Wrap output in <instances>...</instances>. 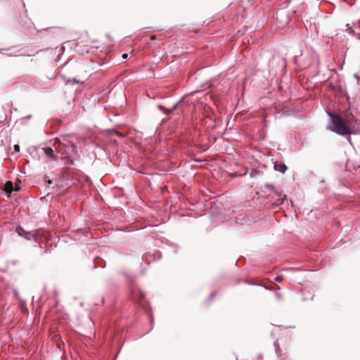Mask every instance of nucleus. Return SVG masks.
Returning a JSON list of instances; mask_svg holds the SVG:
<instances>
[{
  "mask_svg": "<svg viewBox=\"0 0 360 360\" xmlns=\"http://www.w3.org/2000/svg\"><path fill=\"white\" fill-rule=\"evenodd\" d=\"M328 115L330 117V122L328 124V129L336 134L340 135H347V140L351 141V134H357L359 133L357 131L352 130L349 127H348L342 120V118L337 114L333 112H328Z\"/></svg>",
  "mask_w": 360,
  "mask_h": 360,
  "instance_id": "obj_1",
  "label": "nucleus"
},
{
  "mask_svg": "<svg viewBox=\"0 0 360 360\" xmlns=\"http://www.w3.org/2000/svg\"><path fill=\"white\" fill-rule=\"evenodd\" d=\"M53 146L58 153L65 154L68 158L69 163L73 165L74 162L70 158L77 154V146L75 143L69 141L63 142L60 139H57L54 141Z\"/></svg>",
  "mask_w": 360,
  "mask_h": 360,
  "instance_id": "obj_2",
  "label": "nucleus"
},
{
  "mask_svg": "<svg viewBox=\"0 0 360 360\" xmlns=\"http://www.w3.org/2000/svg\"><path fill=\"white\" fill-rule=\"evenodd\" d=\"M15 231L20 236L23 237L27 240H34L37 241V235L36 233L27 231L20 226H18L15 228Z\"/></svg>",
  "mask_w": 360,
  "mask_h": 360,
  "instance_id": "obj_3",
  "label": "nucleus"
},
{
  "mask_svg": "<svg viewBox=\"0 0 360 360\" xmlns=\"http://www.w3.org/2000/svg\"><path fill=\"white\" fill-rule=\"evenodd\" d=\"M43 150H44V154L47 157L51 158V160H55L57 159L58 156L55 153V152H54V150H53L52 148H51V147H46V148H44Z\"/></svg>",
  "mask_w": 360,
  "mask_h": 360,
  "instance_id": "obj_4",
  "label": "nucleus"
},
{
  "mask_svg": "<svg viewBox=\"0 0 360 360\" xmlns=\"http://www.w3.org/2000/svg\"><path fill=\"white\" fill-rule=\"evenodd\" d=\"M131 297L134 301L138 302L143 299L145 297V295L142 292H133Z\"/></svg>",
  "mask_w": 360,
  "mask_h": 360,
  "instance_id": "obj_5",
  "label": "nucleus"
},
{
  "mask_svg": "<svg viewBox=\"0 0 360 360\" xmlns=\"http://www.w3.org/2000/svg\"><path fill=\"white\" fill-rule=\"evenodd\" d=\"M274 169L276 170V171H278L281 173H285V171L287 170L288 167L287 166L284 164V163H279V164H276L274 165Z\"/></svg>",
  "mask_w": 360,
  "mask_h": 360,
  "instance_id": "obj_6",
  "label": "nucleus"
},
{
  "mask_svg": "<svg viewBox=\"0 0 360 360\" xmlns=\"http://www.w3.org/2000/svg\"><path fill=\"white\" fill-rule=\"evenodd\" d=\"M4 190L6 193H11L14 190L13 183L11 181L6 182L4 186Z\"/></svg>",
  "mask_w": 360,
  "mask_h": 360,
  "instance_id": "obj_7",
  "label": "nucleus"
},
{
  "mask_svg": "<svg viewBox=\"0 0 360 360\" xmlns=\"http://www.w3.org/2000/svg\"><path fill=\"white\" fill-rule=\"evenodd\" d=\"M286 195H284L283 198H278L274 202L272 203L274 206H279L284 202V200H286Z\"/></svg>",
  "mask_w": 360,
  "mask_h": 360,
  "instance_id": "obj_8",
  "label": "nucleus"
},
{
  "mask_svg": "<svg viewBox=\"0 0 360 360\" xmlns=\"http://www.w3.org/2000/svg\"><path fill=\"white\" fill-rule=\"evenodd\" d=\"M354 77L355 78L357 84L360 85V72L354 73Z\"/></svg>",
  "mask_w": 360,
  "mask_h": 360,
  "instance_id": "obj_9",
  "label": "nucleus"
},
{
  "mask_svg": "<svg viewBox=\"0 0 360 360\" xmlns=\"http://www.w3.org/2000/svg\"><path fill=\"white\" fill-rule=\"evenodd\" d=\"M270 189L272 190V191L274 192V193L278 196H279L281 195L280 193V191L276 189L274 186H269Z\"/></svg>",
  "mask_w": 360,
  "mask_h": 360,
  "instance_id": "obj_10",
  "label": "nucleus"
},
{
  "mask_svg": "<svg viewBox=\"0 0 360 360\" xmlns=\"http://www.w3.org/2000/svg\"><path fill=\"white\" fill-rule=\"evenodd\" d=\"M347 31L348 32V33L350 34H354V29L352 27H350L349 25H347Z\"/></svg>",
  "mask_w": 360,
  "mask_h": 360,
  "instance_id": "obj_11",
  "label": "nucleus"
},
{
  "mask_svg": "<svg viewBox=\"0 0 360 360\" xmlns=\"http://www.w3.org/2000/svg\"><path fill=\"white\" fill-rule=\"evenodd\" d=\"M79 81L76 79H69L67 83H70L71 84H75L79 83Z\"/></svg>",
  "mask_w": 360,
  "mask_h": 360,
  "instance_id": "obj_12",
  "label": "nucleus"
},
{
  "mask_svg": "<svg viewBox=\"0 0 360 360\" xmlns=\"http://www.w3.org/2000/svg\"><path fill=\"white\" fill-rule=\"evenodd\" d=\"M274 281L277 282H282L283 281V277L281 276H278L275 277Z\"/></svg>",
  "mask_w": 360,
  "mask_h": 360,
  "instance_id": "obj_13",
  "label": "nucleus"
},
{
  "mask_svg": "<svg viewBox=\"0 0 360 360\" xmlns=\"http://www.w3.org/2000/svg\"><path fill=\"white\" fill-rule=\"evenodd\" d=\"M162 111L164 112V113L165 115H169V114H171L173 110L172 109L169 110V109L165 108V110H162Z\"/></svg>",
  "mask_w": 360,
  "mask_h": 360,
  "instance_id": "obj_14",
  "label": "nucleus"
},
{
  "mask_svg": "<svg viewBox=\"0 0 360 360\" xmlns=\"http://www.w3.org/2000/svg\"><path fill=\"white\" fill-rule=\"evenodd\" d=\"M180 102H181V101H178L177 103H176L174 105L172 110H174V109L177 108V107L179 106V105Z\"/></svg>",
  "mask_w": 360,
  "mask_h": 360,
  "instance_id": "obj_15",
  "label": "nucleus"
},
{
  "mask_svg": "<svg viewBox=\"0 0 360 360\" xmlns=\"http://www.w3.org/2000/svg\"><path fill=\"white\" fill-rule=\"evenodd\" d=\"M276 297H277L278 300H281V295H280V293L276 292Z\"/></svg>",
  "mask_w": 360,
  "mask_h": 360,
  "instance_id": "obj_16",
  "label": "nucleus"
},
{
  "mask_svg": "<svg viewBox=\"0 0 360 360\" xmlns=\"http://www.w3.org/2000/svg\"><path fill=\"white\" fill-rule=\"evenodd\" d=\"M158 108L162 110H164L165 108L163 105H158Z\"/></svg>",
  "mask_w": 360,
  "mask_h": 360,
  "instance_id": "obj_17",
  "label": "nucleus"
},
{
  "mask_svg": "<svg viewBox=\"0 0 360 360\" xmlns=\"http://www.w3.org/2000/svg\"><path fill=\"white\" fill-rule=\"evenodd\" d=\"M274 346L276 347V351L277 352V354L278 355V349L277 348V343H276V342H274Z\"/></svg>",
  "mask_w": 360,
  "mask_h": 360,
  "instance_id": "obj_18",
  "label": "nucleus"
},
{
  "mask_svg": "<svg viewBox=\"0 0 360 360\" xmlns=\"http://www.w3.org/2000/svg\"><path fill=\"white\" fill-rule=\"evenodd\" d=\"M14 148H15V150L16 151H19V148H19V146H18V145H15V146H14Z\"/></svg>",
  "mask_w": 360,
  "mask_h": 360,
  "instance_id": "obj_19",
  "label": "nucleus"
},
{
  "mask_svg": "<svg viewBox=\"0 0 360 360\" xmlns=\"http://www.w3.org/2000/svg\"><path fill=\"white\" fill-rule=\"evenodd\" d=\"M31 117H32V115H27V116H26V117H23V119H27V120H28V119H30V118H31Z\"/></svg>",
  "mask_w": 360,
  "mask_h": 360,
  "instance_id": "obj_20",
  "label": "nucleus"
},
{
  "mask_svg": "<svg viewBox=\"0 0 360 360\" xmlns=\"http://www.w3.org/2000/svg\"><path fill=\"white\" fill-rule=\"evenodd\" d=\"M122 57H123L124 58H127V53H124V54L122 55Z\"/></svg>",
  "mask_w": 360,
  "mask_h": 360,
  "instance_id": "obj_21",
  "label": "nucleus"
},
{
  "mask_svg": "<svg viewBox=\"0 0 360 360\" xmlns=\"http://www.w3.org/2000/svg\"><path fill=\"white\" fill-rule=\"evenodd\" d=\"M214 296V293H213V292H212V293L210 295V299H212Z\"/></svg>",
  "mask_w": 360,
  "mask_h": 360,
  "instance_id": "obj_22",
  "label": "nucleus"
},
{
  "mask_svg": "<svg viewBox=\"0 0 360 360\" xmlns=\"http://www.w3.org/2000/svg\"><path fill=\"white\" fill-rule=\"evenodd\" d=\"M48 183H49V184H51V183H52V181H51V180H49V181H48Z\"/></svg>",
  "mask_w": 360,
  "mask_h": 360,
  "instance_id": "obj_23",
  "label": "nucleus"
},
{
  "mask_svg": "<svg viewBox=\"0 0 360 360\" xmlns=\"http://www.w3.org/2000/svg\"><path fill=\"white\" fill-rule=\"evenodd\" d=\"M155 39V36H152L151 39Z\"/></svg>",
  "mask_w": 360,
  "mask_h": 360,
  "instance_id": "obj_24",
  "label": "nucleus"
}]
</instances>
